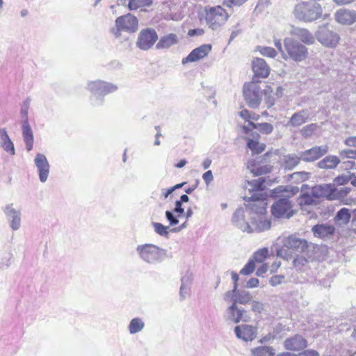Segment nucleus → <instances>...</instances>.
Returning <instances> with one entry per match:
<instances>
[{"label":"nucleus","mask_w":356,"mask_h":356,"mask_svg":"<svg viewBox=\"0 0 356 356\" xmlns=\"http://www.w3.org/2000/svg\"><path fill=\"white\" fill-rule=\"evenodd\" d=\"M249 199L251 202L236 210L232 216V222L243 232H250L251 221L254 214H261L266 212V202L261 200V195L253 194Z\"/></svg>","instance_id":"f257e3e1"},{"label":"nucleus","mask_w":356,"mask_h":356,"mask_svg":"<svg viewBox=\"0 0 356 356\" xmlns=\"http://www.w3.org/2000/svg\"><path fill=\"white\" fill-rule=\"evenodd\" d=\"M86 89L91 93L90 103L94 106H102L106 95L115 92L118 86L111 82L97 79L87 83Z\"/></svg>","instance_id":"f03ea898"},{"label":"nucleus","mask_w":356,"mask_h":356,"mask_svg":"<svg viewBox=\"0 0 356 356\" xmlns=\"http://www.w3.org/2000/svg\"><path fill=\"white\" fill-rule=\"evenodd\" d=\"M136 252L139 259L149 265L161 263L166 257L167 250L153 243L137 245Z\"/></svg>","instance_id":"7ed1b4c3"},{"label":"nucleus","mask_w":356,"mask_h":356,"mask_svg":"<svg viewBox=\"0 0 356 356\" xmlns=\"http://www.w3.org/2000/svg\"><path fill=\"white\" fill-rule=\"evenodd\" d=\"M308 248V242L296 235H290L283 240V246L277 250V255L286 260L292 258L291 252H303Z\"/></svg>","instance_id":"20e7f679"},{"label":"nucleus","mask_w":356,"mask_h":356,"mask_svg":"<svg viewBox=\"0 0 356 356\" xmlns=\"http://www.w3.org/2000/svg\"><path fill=\"white\" fill-rule=\"evenodd\" d=\"M322 8L320 4L314 2H300L294 10L296 17L305 22H312L320 18L322 15Z\"/></svg>","instance_id":"39448f33"},{"label":"nucleus","mask_w":356,"mask_h":356,"mask_svg":"<svg viewBox=\"0 0 356 356\" xmlns=\"http://www.w3.org/2000/svg\"><path fill=\"white\" fill-rule=\"evenodd\" d=\"M138 19L129 13L115 19V26L111 29V33L115 38H119L121 36L122 31L134 33L138 30Z\"/></svg>","instance_id":"423d86ee"},{"label":"nucleus","mask_w":356,"mask_h":356,"mask_svg":"<svg viewBox=\"0 0 356 356\" xmlns=\"http://www.w3.org/2000/svg\"><path fill=\"white\" fill-rule=\"evenodd\" d=\"M284 45L289 57L291 60L300 62L307 57V48L297 40L291 38H286L284 40Z\"/></svg>","instance_id":"0eeeda50"},{"label":"nucleus","mask_w":356,"mask_h":356,"mask_svg":"<svg viewBox=\"0 0 356 356\" xmlns=\"http://www.w3.org/2000/svg\"><path fill=\"white\" fill-rule=\"evenodd\" d=\"M263 90L256 82L245 83L243 96L247 104L251 108H257L261 102Z\"/></svg>","instance_id":"6e6552de"},{"label":"nucleus","mask_w":356,"mask_h":356,"mask_svg":"<svg viewBox=\"0 0 356 356\" xmlns=\"http://www.w3.org/2000/svg\"><path fill=\"white\" fill-rule=\"evenodd\" d=\"M292 207L289 197L280 198L271 206L272 216L276 219H289L294 214Z\"/></svg>","instance_id":"1a4fd4ad"},{"label":"nucleus","mask_w":356,"mask_h":356,"mask_svg":"<svg viewBox=\"0 0 356 356\" xmlns=\"http://www.w3.org/2000/svg\"><path fill=\"white\" fill-rule=\"evenodd\" d=\"M318 41L327 47H335L339 42L340 37L333 29L332 26H323L319 28L316 33Z\"/></svg>","instance_id":"9d476101"},{"label":"nucleus","mask_w":356,"mask_h":356,"mask_svg":"<svg viewBox=\"0 0 356 356\" xmlns=\"http://www.w3.org/2000/svg\"><path fill=\"white\" fill-rule=\"evenodd\" d=\"M204 13L206 22L211 29L216 30L221 26L222 8L220 6H206Z\"/></svg>","instance_id":"9b49d317"},{"label":"nucleus","mask_w":356,"mask_h":356,"mask_svg":"<svg viewBox=\"0 0 356 356\" xmlns=\"http://www.w3.org/2000/svg\"><path fill=\"white\" fill-rule=\"evenodd\" d=\"M158 40V35L154 29H142L138 33L136 47L143 51L151 49Z\"/></svg>","instance_id":"f8f14e48"},{"label":"nucleus","mask_w":356,"mask_h":356,"mask_svg":"<svg viewBox=\"0 0 356 356\" xmlns=\"http://www.w3.org/2000/svg\"><path fill=\"white\" fill-rule=\"evenodd\" d=\"M242 128L245 134H250L254 138L259 136L257 131L263 134H270L274 129L273 124L270 123H254V122H248V124L243 125Z\"/></svg>","instance_id":"ddd939ff"},{"label":"nucleus","mask_w":356,"mask_h":356,"mask_svg":"<svg viewBox=\"0 0 356 356\" xmlns=\"http://www.w3.org/2000/svg\"><path fill=\"white\" fill-rule=\"evenodd\" d=\"M33 162L37 169L39 180L42 183L46 182L50 172V164L46 156L42 153H38L34 158Z\"/></svg>","instance_id":"4468645a"},{"label":"nucleus","mask_w":356,"mask_h":356,"mask_svg":"<svg viewBox=\"0 0 356 356\" xmlns=\"http://www.w3.org/2000/svg\"><path fill=\"white\" fill-rule=\"evenodd\" d=\"M10 228L13 231L18 230L22 223V212L20 209L13 207V204H8L3 208Z\"/></svg>","instance_id":"2eb2a0df"},{"label":"nucleus","mask_w":356,"mask_h":356,"mask_svg":"<svg viewBox=\"0 0 356 356\" xmlns=\"http://www.w3.org/2000/svg\"><path fill=\"white\" fill-rule=\"evenodd\" d=\"M228 319L231 321L238 323L239 322H248L251 317L248 311L238 306L235 303H232L227 309Z\"/></svg>","instance_id":"dca6fc26"},{"label":"nucleus","mask_w":356,"mask_h":356,"mask_svg":"<svg viewBox=\"0 0 356 356\" xmlns=\"http://www.w3.org/2000/svg\"><path fill=\"white\" fill-rule=\"evenodd\" d=\"M234 333L238 339L244 341H252L257 336V327L252 325L242 324L234 327Z\"/></svg>","instance_id":"f3484780"},{"label":"nucleus","mask_w":356,"mask_h":356,"mask_svg":"<svg viewBox=\"0 0 356 356\" xmlns=\"http://www.w3.org/2000/svg\"><path fill=\"white\" fill-rule=\"evenodd\" d=\"M211 51V45L209 44H202L194 49L192 51L181 60L183 65L189 63H194L204 58Z\"/></svg>","instance_id":"a211bd4d"},{"label":"nucleus","mask_w":356,"mask_h":356,"mask_svg":"<svg viewBox=\"0 0 356 356\" xmlns=\"http://www.w3.org/2000/svg\"><path fill=\"white\" fill-rule=\"evenodd\" d=\"M328 152V147L327 145L314 146L309 149L299 152L302 161L305 162H313L323 155L327 154Z\"/></svg>","instance_id":"6ab92c4d"},{"label":"nucleus","mask_w":356,"mask_h":356,"mask_svg":"<svg viewBox=\"0 0 356 356\" xmlns=\"http://www.w3.org/2000/svg\"><path fill=\"white\" fill-rule=\"evenodd\" d=\"M312 194L318 198L325 197L327 200L334 199L335 186L331 184H318L313 186L312 188Z\"/></svg>","instance_id":"aec40b11"},{"label":"nucleus","mask_w":356,"mask_h":356,"mask_svg":"<svg viewBox=\"0 0 356 356\" xmlns=\"http://www.w3.org/2000/svg\"><path fill=\"white\" fill-rule=\"evenodd\" d=\"M266 211L261 214H254L255 218L251 221L250 232H264L268 230L271 227V220L266 217Z\"/></svg>","instance_id":"412c9836"},{"label":"nucleus","mask_w":356,"mask_h":356,"mask_svg":"<svg viewBox=\"0 0 356 356\" xmlns=\"http://www.w3.org/2000/svg\"><path fill=\"white\" fill-rule=\"evenodd\" d=\"M227 299L230 298L232 303L236 305H246L251 302L252 296L250 293L245 290L232 289L226 293Z\"/></svg>","instance_id":"4be33fe9"},{"label":"nucleus","mask_w":356,"mask_h":356,"mask_svg":"<svg viewBox=\"0 0 356 356\" xmlns=\"http://www.w3.org/2000/svg\"><path fill=\"white\" fill-rule=\"evenodd\" d=\"M336 21L343 25H351L356 22V11L341 8L335 13Z\"/></svg>","instance_id":"5701e85b"},{"label":"nucleus","mask_w":356,"mask_h":356,"mask_svg":"<svg viewBox=\"0 0 356 356\" xmlns=\"http://www.w3.org/2000/svg\"><path fill=\"white\" fill-rule=\"evenodd\" d=\"M307 346V340L300 334H296L284 341V347L289 350H300L306 348Z\"/></svg>","instance_id":"b1692460"},{"label":"nucleus","mask_w":356,"mask_h":356,"mask_svg":"<svg viewBox=\"0 0 356 356\" xmlns=\"http://www.w3.org/2000/svg\"><path fill=\"white\" fill-rule=\"evenodd\" d=\"M252 67L257 77L266 78L270 74V67L263 58H254L252 62Z\"/></svg>","instance_id":"393cba45"},{"label":"nucleus","mask_w":356,"mask_h":356,"mask_svg":"<svg viewBox=\"0 0 356 356\" xmlns=\"http://www.w3.org/2000/svg\"><path fill=\"white\" fill-rule=\"evenodd\" d=\"M291 35L296 36L306 44H312L314 43L315 38L314 35L306 29L293 26L291 31Z\"/></svg>","instance_id":"a878e982"},{"label":"nucleus","mask_w":356,"mask_h":356,"mask_svg":"<svg viewBox=\"0 0 356 356\" xmlns=\"http://www.w3.org/2000/svg\"><path fill=\"white\" fill-rule=\"evenodd\" d=\"M0 146L9 155L15 154L14 144L5 128H0Z\"/></svg>","instance_id":"bb28decb"},{"label":"nucleus","mask_w":356,"mask_h":356,"mask_svg":"<svg viewBox=\"0 0 356 356\" xmlns=\"http://www.w3.org/2000/svg\"><path fill=\"white\" fill-rule=\"evenodd\" d=\"M309 116V111L307 110H301L292 115L289 120L286 123L287 127H299L305 123Z\"/></svg>","instance_id":"cd10ccee"},{"label":"nucleus","mask_w":356,"mask_h":356,"mask_svg":"<svg viewBox=\"0 0 356 356\" xmlns=\"http://www.w3.org/2000/svg\"><path fill=\"white\" fill-rule=\"evenodd\" d=\"M179 42L178 35L175 33H168L162 36L156 44L157 49H169Z\"/></svg>","instance_id":"c85d7f7f"},{"label":"nucleus","mask_w":356,"mask_h":356,"mask_svg":"<svg viewBox=\"0 0 356 356\" xmlns=\"http://www.w3.org/2000/svg\"><path fill=\"white\" fill-rule=\"evenodd\" d=\"M334 230V226L327 224H318L312 227L314 235L323 239L332 236Z\"/></svg>","instance_id":"c756f323"},{"label":"nucleus","mask_w":356,"mask_h":356,"mask_svg":"<svg viewBox=\"0 0 356 356\" xmlns=\"http://www.w3.org/2000/svg\"><path fill=\"white\" fill-rule=\"evenodd\" d=\"M193 280V275L191 272L187 271L181 279V286L179 290L180 298L184 300L190 293L191 285Z\"/></svg>","instance_id":"7c9ffc66"},{"label":"nucleus","mask_w":356,"mask_h":356,"mask_svg":"<svg viewBox=\"0 0 356 356\" xmlns=\"http://www.w3.org/2000/svg\"><path fill=\"white\" fill-rule=\"evenodd\" d=\"M22 130L26 148L29 152L33 147V134L29 122H22Z\"/></svg>","instance_id":"2f4dec72"},{"label":"nucleus","mask_w":356,"mask_h":356,"mask_svg":"<svg viewBox=\"0 0 356 356\" xmlns=\"http://www.w3.org/2000/svg\"><path fill=\"white\" fill-rule=\"evenodd\" d=\"M301 160L299 153L288 154L283 156L282 165L285 170H291L300 164Z\"/></svg>","instance_id":"473e14b6"},{"label":"nucleus","mask_w":356,"mask_h":356,"mask_svg":"<svg viewBox=\"0 0 356 356\" xmlns=\"http://www.w3.org/2000/svg\"><path fill=\"white\" fill-rule=\"evenodd\" d=\"M340 163V159L337 156L329 155L321 160L317 165L321 169H334Z\"/></svg>","instance_id":"72a5a7b5"},{"label":"nucleus","mask_w":356,"mask_h":356,"mask_svg":"<svg viewBox=\"0 0 356 356\" xmlns=\"http://www.w3.org/2000/svg\"><path fill=\"white\" fill-rule=\"evenodd\" d=\"M145 326V322L141 318L135 317L130 321L127 330L130 334L134 335L142 332Z\"/></svg>","instance_id":"f704fd0d"},{"label":"nucleus","mask_w":356,"mask_h":356,"mask_svg":"<svg viewBox=\"0 0 356 356\" xmlns=\"http://www.w3.org/2000/svg\"><path fill=\"white\" fill-rule=\"evenodd\" d=\"M264 183L265 178L259 177L257 179H252L251 181L247 180L244 187L248 189L250 192L261 191L265 188Z\"/></svg>","instance_id":"c9c22d12"},{"label":"nucleus","mask_w":356,"mask_h":356,"mask_svg":"<svg viewBox=\"0 0 356 356\" xmlns=\"http://www.w3.org/2000/svg\"><path fill=\"white\" fill-rule=\"evenodd\" d=\"M252 356H274L275 350L270 346H261L251 349Z\"/></svg>","instance_id":"e433bc0d"},{"label":"nucleus","mask_w":356,"mask_h":356,"mask_svg":"<svg viewBox=\"0 0 356 356\" xmlns=\"http://www.w3.org/2000/svg\"><path fill=\"white\" fill-rule=\"evenodd\" d=\"M299 192V188L292 186H278L271 191V195L278 196L279 194L284 193H290L291 195H294Z\"/></svg>","instance_id":"4c0bfd02"},{"label":"nucleus","mask_w":356,"mask_h":356,"mask_svg":"<svg viewBox=\"0 0 356 356\" xmlns=\"http://www.w3.org/2000/svg\"><path fill=\"white\" fill-rule=\"evenodd\" d=\"M298 202L300 207L317 205L318 203L316 197L313 196L312 192L310 193L307 192L302 193L298 197Z\"/></svg>","instance_id":"58836bf2"},{"label":"nucleus","mask_w":356,"mask_h":356,"mask_svg":"<svg viewBox=\"0 0 356 356\" xmlns=\"http://www.w3.org/2000/svg\"><path fill=\"white\" fill-rule=\"evenodd\" d=\"M351 219L350 209L347 208H342L339 210L335 216V220L340 224L347 225Z\"/></svg>","instance_id":"ea45409f"},{"label":"nucleus","mask_w":356,"mask_h":356,"mask_svg":"<svg viewBox=\"0 0 356 356\" xmlns=\"http://www.w3.org/2000/svg\"><path fill=\"white\" fill-rule=\"evenodd\" d=\"M310 175V172L305 171L296 172L289 175V179L291 180L294 183L298 184L309 179Z\"/></svg>","instance_id":"a19ab883"},{"label":"nucleus","mask_w":356,"mask_h":356,"mask_svg":"<svg viewBox=\"0 0 356 356\" xmlns=\"http://www.w3.org/2000/svg\"><path fill=\"white\" fill-rule=\"evenodd\" d=\"M152 3V0H129L128 7L131 10L143 8L149 6Z\"/></svg>","instance_id":"79ce46f5"},{"label":"nucleus","mask_w":356,"mask_h":356,"mask_svg":"<svg viewBox=\"0 0 356 356\" xmlns=\"http://www.w3.org/2000/svg\"><path fill=\"white\" fill-rule=\"evenodd\" d=\"M247 145L249 149H250L253 153L260 154L264 151L266 148V145L264 143H261L257 140L253 139H249L247 143Z\"/></svg>","instance_id":"37998d69"},{"label":"nucleus","mask_w":356,"mask_h":356,"mask_svg":"<svg viewBox=\"0 0 356 356\" xmlns=\"http://www.w3.org/2000/svg\"><path fill=\"white\" fill-rule=\"evenodd\" d=\"M31 99L30 97H27L22 103L20 109V115L22 122H29L28 113L30 108Z\"/></svg>","instance_id":"c03bdc74"},{"label":"nucleus","mask_w":356,"mask_h":356,"mask_svg":"<svg viewBox=\"0 0 356 356\" xmlns=\"http://www.w3.org/2000/svg\"><path fill=\"white\" fill-rule=\"evenodd\" d=\"M247 168L252 174L253 177L259 176L267 172L265 170L266 167L256 166L252 161H248Z\"/></svg>","instance_id":"a18cd8bd"},{"label":"nucleus","mask_w":356,"mask_h":356,"mask_svg":"<svg viewBox=\"0 0 356 356\" xmlns=\"http://www.w3.org/2000/svg\"><path fill=\"white\" fill-rule=\"evenodd\" d=\"M152 225L154 227V232L161 236L168 237L169 226H165L160 222H152Z\"/></svg>","instance_id":"49530a36"},{"label":"nucleus","mask_w":356,"mask_h":356,"mask_svg":"<svg viewBox=\"0 0 356 356\" xmlns=\"http://www.w3.org/2000/svg\"><path fill=\"white\" fill-rule=\"evenodd\" d=\"M257 49L263 56L273 58L277 55V51L273 47L258 46Z\"/></svg>","instance_id":"de8ad7c7"},{"label":"nucleus","mask_w":356,"mask_h":356,"mask_svg":"<svg viewBox=\"0 0 356 356\" xmlns=\"http://www.w3.org/2000/svg\"><path fill=\"white\" fill-rule=\"evenodd\" d=\"M268 254V250L266 248H262L257 251L253 254V259L254 262L261 263L267 257Z\"/></svg>","instance_id":"09e8293b"},{"label":"nucleus","mask_w":356,"mask_h":356,"mask_svg":"<svg viewBox=\"0 0 356 356\" xmlns=\"http://www.w3.org/2000/svg\"><path fill=\"white\" fill-rule=\"evenodd\" d=\"M255 269V264L254 260L250 259L245 266L240 270V274L243 275H249L254 272Z\"/></svg>","instance_id":"8fccbe9b"},{"label":"nucleus","mask_w":356,"mask_h":356,"mask_svg":"<svg viewBox=\"0 0 356 356\" xmlns=\"http://www.w3.org/2000/svg\"><path fill=\"white\" fill-rule=\"evenodd\" d=\"M316 128V124H308L302 129L301 134L303 137L308 138L312 136V134L314 132Z\"/></svg>","instance_id":"3c124183"},{"label":"nucleus","mask_w":356,"mask_h":356,"mask_svg":"<svg viewBox=\"0 0 356 356\" xmlns=\"http://www.w3.org/2000/svg\"><path fill=\"white\" fill-rule=\"evenodd\" d=\"M350 192V188L347 186H343L340 188H336L334 191V199L343 198L346 196Z\"/></svg>","instance_id":"603ef678"},{"label":"nucleus","mask_w":356,"mask_h":356,"mask_svg":"<svg viewBox=\"0 0 356 356\" xmlns=\"http://www.w3.org/2000/svg\"><path fill=\"white\" fill-rule=\"evenodd\" d=\"M352 179H353V174L349 175H339L338 177H337L334 181V183L338 185L344 186L348 182H349V181L351 182Z\"/></svg>","instance_id":"864d4df0"},{"label":"nucleus","mask_w":356,"mask_h":356,"mask_svg":"<svg viewBox=\"0 0 356 356\" xmlns=\"http://www.w3.org/2000/svg\"><path fill=\"white\" fill-rule=\"evenodd\" d=\"M165 218L169 222L170 226H175L178 225L179 220L178 216L175 215V213L171 211H166L165 213Z\"/></svg>","instance_id":"5fc2aeb1"},{"label":"nucleus","mask_w":356,"mask_h":356,"mask_svg":"<svg viewBox=\"0 0 356 356\" xmlns=\"http://www.w3.org/2000/svg\"><path fill=\"white\" fill-rule=\"evenodd\" d=\"M339 155L343 159L345 158L356 159V150L343 149L339 152Z\"/></svg>","instance_id":"6e6d98bb"},{"label":"nucleus","mask_w":356,"mask_h":356,"mask_svg":"<svg viewBox=\"0 0 356 356\" xmlns=\"http://www.w3.org/2000/svg\"><path fill=\"white\" fill-rule=\"evenodd\" d=\"M285 277L284 275H274L271 277V278L269 280V283L270 285L275 286L281 283H282L284 280Z\"/></svg>","instance_id":"4d7b16f0"},{"label":"nucleus","mask_w":356,"mask_h":356,"mask_svg":"<svg viewBox=\"0 0 356 356\" xmlns=\"http://www.w3.org/2000/svg\"><path fill=\"white\" fill-rule=\"evenodd\" d=\"M251 307L253 312L261 313L264 309V305L259 301L251 300Z\"/></svg>","instance_id":"13d9d810"},{"label":"nucleus","mask_w":356,"mask_h":356,"mask_svg":"<svg viewBox=\"0 0 356 356\" xmlns=\"http://www.w3.org/2000/svg\"><path fill=\"white\" fill-rule=\"evenodd\" d=\"M182 204L179 200H177L175 204V208L173 209V212L177 215L178 217H180L184 213V209L182 207Z\"/></svg>","instance_id":"bf43d9fd"},{"label":"nucleus","mask_w":356,"mask_h":356,"mask_svg":"<svg viewBox=\"0 0 356 356\" xmlns=\"http://www.w3.org/2000/svg\"><path fill=\"white\" fill-rule=\"evenodd\" d=\"M307 262L306 258L301 255H298L293 261V266L296 267L304 266Z\"/></svg>","instance_id":"052dcab7"},{"label":"nucleus","mask_w":356,"mask_h":356,"mask_svg":"<svg viewBox=\"0 0 356 356\" xmlns=\"http://www.w3.org/2000/svg\"><path fill=\"white\" fill-rule=\"evenodd\" d=\"M202 179L208 186L213 179L212 172L211 170H208L204 172L202 175Z\"/></svg>","instance_id":"680f3d73"},{"label":"nucleus","mask_w":356,"mask_h":356,"mask_svg":"<svg viewBox=\"0 0 356 356\" xmlns=\"http://www.w3.org/2000/svg\"><path fill=\"white\" fill-rule=\"evenodd\" d=\"M259 281L257 278L252 277L250 278L245 284L246 288H254L259 285Z\"/></svg>","instance_id":"e2e57ef3"},{"label":"nucleus","mask_w":356,"mask_h":356,"mask_svg":"<svg viewBox=\"0 0 356 356\" xmlns=\"http://www.w3.org/2000/svg\"><path fill=\"white\" fill-rule=\"evenodd\" d=\"M297 356H319V354L314 350H306L300 353Z\"/></svg>","instance_id":"0e129e2a"},{"label":"nucleus","mask_w":356,"mask_h":356,"mask_svg":"<svg viewBox=\"0 0 356 356\" xmlns=\"http://www.w3.org/2000/svg\"><path fill=\"white\" fill-rule=\"evenodd\" d=\"M239 115L241 118H243L247 124H248V122L250 121V111L243 109L239 113Z\"/></svg>","instance_id":"69168bd1"},{"label":"nucleus","mask_w":356,"mask_h":356,"mask_svg":"<svg viewBox=\"0 0 356 356\" xmlns=\"http://www.w3.org/2000/svg\"><path fill=\"white\" fill-rule=\"evenodd\" d=\"M344 143L348 147H356V136H350L347 138Z\"/></svg>","instance_id":"338daca9"},{"label":"nucleus","mask_w":356,"mask_h":356,"mask_svg":"<svg viewBox=\"0 0 356 356\" xmlns=\"http://www.w3.org/2000/svg\"><path fill=\"white\" fill-rule=\"evenodd\" d=\"M268 265L266 264H262L259 268H257L256 271V275L257 276H263L268 270Z\"/></svg>","instance_id":"774afa93"}]
</instances>
